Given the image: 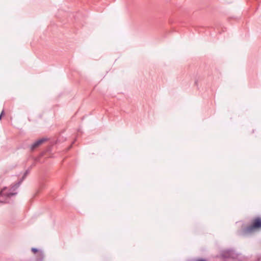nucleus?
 Instances as JSON below:
<instances>
[{
	"label": "nucleus",
	"instance_id": "nucleus-1",
	"mask_svg": "<svg viewBox=\"0 0 261 261\" xmlns=\"http://www.w3.org/2000/svg\"><path fill=\"white\" fill-rule=\"evenodd\" d=\"M28 173V171H27L24 173L22 179H20L17 184L12 186L10 189H8L7 187H5L2 189L0 192V203L9 202V198L17 194L16 192H15V191L19 187Z\"/></svg>",
	"mask_w": 261,
	"mask_h": 261
},
{
	"label": "nucleus",
	"instance_id": "nucleus-2",
	"mask_svg": "<svg viewBox=\"0 0 261 261\" xmlns=\"http://www.w3.org/2000/svg\"><path fill=\"white\" fill-rule=\"evenodd\" d=\"M260 229H261V219L260 218H256L252 220V223L250 226L243 229L242 233L245 235Z\"/></svg>",
	"mask_w": 261,
	"mask_h": 261
},
{
	"label": "nucleus",
	"instance_id": "nucleus-3",
	"mask_svg": "<svg viewBox=\"0 0 261 261\" xmlns=\"http://www.w3.org/2000/svg\"><path fill=\"white\" fill-rule=\"evenodd\" d=\"M45 141H46L45 139L42 138L41 139H39L36 141L34 144H33L31 145V149L32 150H34L35 148L38 147L39 146H40L41 144H42Z\"/></svg>",
	"mask_w": 261,
	"mask_h": 261
},
{
	"label": "nucleus",
	"instance_id": "nucleus-4",
	"mask_svg": "<svg viewBox=\"0 0 261 261\" xmlns=\"http://www.w3.org/2000/svg\"><path fill=\"white\" fill-rule=\"evenodd\" d=\"M44 257V254L42 251H39L37 254V260L42 261Z\"/></svg>",
	"mask_w": 261,
	"mask_h": 261
},
{
	"label": "nucleus",
	"instance_id": "nucleus-5",
	"mask_svg": "<svg viewBox=\"0 0 261 261\" xmlns=\"http://www.w3.org/2000/svg\"><path fill=\"white\" fill-rule=\"evenodd\" d=\"M32 251L34 253H36V252H38V250L36 249V248H32Z\"/></svg>",
	"mask_w": 261,
	"mask_h": 261
},
{
	"label": "nucleus",
	"instance_id": "nucleus-6",
	"mask_svg": "<svg viewBox=\"0 0 261 261\" xmlns=\"http://www.w3.org/2000/svg\"><path fill=\"white\" fill-rule=\"evenodd\" d=\"M4 110H3L2 113H1V115H0V120L1 119L2 116L4 114Z\"/></svg>",
	"mask_w": 261,
	"mask_h": 261
}]
</instances>
